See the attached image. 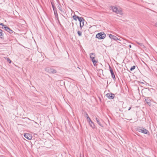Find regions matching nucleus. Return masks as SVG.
<instances>
[{"label": "nucleus", "mask_w": 157, "mask_h": 157, "mask_svg": "<svg viewBox=\"0 0 157 157\" xmlns=\"http://www.w3.org/2000/svg\"><path fill=\"white\" fill-rule=\"evenodd\" d=\"M106 37V34L104 32L98 33L96 35L95 37L99 40L103 39Z\"/></svg>", "instance_id": "nucleus-1"}, {"label": "nucleus", "mask_w": 157, "mask_h": 157, "mask_svg": "<svg viewBox=\"0 0 157 157\" xmlns=\"http://www.w3.org/2000/svg\"><path fill=\"white\" fill-rule=\"evenodd\" d=\"M45 70L46 72L50 73H55L57 72L56 70L49 67L45 68Z\"/></svg>", "instance_id": "nucleus-2"}, {"label": "nucleus", "mask_w": 157, "mask_h": 157, "mask_svg": "<svg viewBox=\"0 0 157 157\" xmlns=\"http://www.w3.org/2000/svg\"><path fill=\"white\" fill-rule=\"evenodd\" d=\"M137 131L142 132L144 134H148L149 133V131L145 128H139L137 129Z\"/></svg>", "instance_id": "nucleus-3"}, {"label": "nucleus", "mask_w": 157, "mask_h": 157, "mask_svg": "<svg viewBox=\"0 0 157 157\" xmlns=\"http://www.w3.org/2000/svg\"><path fill=\"white\" fill-rule=\"evenodd\" d=\"M5 29L8 32H9L10 34L14 35L15 34V32L7 26H5Z\"/></svg>", "instance_id": "nucleus-4"}, {"label": "nucleus", "mask_w": 157, "mask_h": 157, "mask_svg": "<svg viewBox=\"0 0 157 157\" xmlns=\"http://www.w3.org/2000/svg\"><path fill=\"white\" fill-rule=\"evenodd\" d=\"M81 20H79L78 21L80 22V27L81 29L84 25V19L82 17H81Z\"/></svg>", "instance_id": "nucleus-5"}, {"label": "nucleus", "mask_w": 157, "mask_h": 157, "mask_svg": "<svg viewBox=\"0 0 157 157\" xmlns=\"http://www.w3.org/2000/svg\"><path fill=\"white\" fill-rule=\"evenodd\" d=\"M24 136L28 140H31L32 138L31 134L29 133H25L24 135Z\"/></svg>", "instance_id": "nucleus-6"}, {"label": "nucleus", "mask_w": 157, "mask_h": 157, "mask_svg": "<svg viewBox=\"0 0 157 157\" xmlns=\"http://www.w3.org/2000/svg\"><path fill=\"white\" fill-rule=\"evenodd\" d=\"M107 97L109 99H113L114 97V95L111 93H108L106 94Z\"/></svg>", "instance_id": "nucleus-7"}, {"label": "nucleus", "mask_w": 157, "mask_h": 157, "mask_svg": "<svg viewBox=\"0 0 157 157\" xmlns=\"http://www.w3.org/2000/svg\"><path fill=\"white\" fill-rule=\"evenodd\" d=\"M73 19L75 20L76 21L77 20V19H78V20H81V17H79V16H77L75 15H74L73 16Z\"/></svg>", "instance_id": "nucleus-8"}, {"label": "nucleus", "mask_w": 157, "mask_h": 157, "mask_svg": "<svg viewBox=\"0 0 157 157\" xmlns=\"http://www.w3.org/2000/svg\"><path fill=\"white\" fill-rule=\"evenodd\" d=\"M145 101L146 102V103L149 106H151V100L150 99V98H147L145 99Z\"/></svg>", "instance_id": "nucleus-9"}, {"label": "nucleus", "mask_w": 157, "mask_h": 157, "mask_svg": "<svg viewBox=\"0 0 157 157\" xmlns=\"http://www.w3.org/2000/svg\"><path fill=\"white\" fill-rule=\"evenodd\" d=\"M110 7L113 10V11L115 13L118 9V8L114 6H110Z\"/></svg>", "instance_id": "nucleus-10"}, {"label": "nucleus", "mask_w": 157, "mask_h": 157, "mask_svg": "<svg viewBox=\"0 0 157 157\" xmlns=\"http://www.w3.org/2000/svg\"><path fill=\"white\" fill-rule=\"evenodd\" d=\"M54 11V14L55 15L56 18H57V20L59 22V17L58 16V14L56 10H55Z\"/></svg>", "instance_id": "nucleus-11"}, {"label": "nucleus", "mask_w": 157, "mask_h": 157, "mask_svg": "<svg viewBox=\"0 0 157 157\" xmlns=\"http://www.w3.org/2000/svg\"><path fill=\"white\" fill-rule=\"evenodd\" d=\"M4 34L3 33L2 30L0 29V38L2 39H3L4 38Z\"/></svg>", "instance_id": "nucleus-12"}, {"label": "nucleus", "mask_w": 157, "mask_h": 157, "mask_svg": "<svg viewBox=\"0 0 157 157\" xmlns=\"http://www.w3.org/2000/svg\"><path fill=\"white\" fill-rule=\"evenodd\" d=\"M90 59H95V54L94 53H92L90 54Z\"/></svg>", "instance_id": "nucleus-13"}, {"label": "nucleus", "mask_w": 157, "mask_h": 157, "mask_svg": "<svg viewBox=\"0 0 157 157\" xmlns=\"http://www.w3.org/2000/svg\"><path fill=\"white\" fill-rule=\"evenodd\" d=\"M110 71L111 72V75L112 76V77L113 79H115V75L114 74V73L113 71V70L112 69H110Z\"/></svg>", "instance_id": "nucleus-14"}, {"label": "nucleus", "mask_w": 157, "mask_h": 157, "mask_svg": "<svg viewBox=\"0 0 157 157\" xmlns=\"http://www.w3.org/2000/svg\"><path fill=\"white\" fill-rule=\"evenodd\" d=\"M95 119L97 122L99 124V125L101 127H103V126L102 125V124H101V122H100V120L97 117Z\"/></svg>", "instance_id": "nucleus-15"}, {"label": "nucleus", "mask_w": 157, "mask_h": 157, "mask_svg": "<svg viewBox=\"0 0 157 157\" xmlns=\"http://www.w3.org/2000/svg\"><path fill=\"white\" fill-rule=\"evenodd\" d=\"M93 63L94 66H96V63L98 62V60L92 59Z\"/></svg>", "instance_id": "nucleus-16"}, {"label": "nucleus", "mask_w": 157, "mask_h": 157, "mask_svg": "<svg viewBox=\"0 0 157 157\" xmlns=\"http://www.w3.org/2000/svg\"><path fill=\"white\" fill-rule=\"evenodd\" d=\"M115 13L117 14H121L122 13V11L120 9H118Z\"/></svg>", "instance_id": "nucleus-17"}, {"label": "nucleus", "mask_w": 157, "mask_h": 157, "mask_svg": "<svg viewBox=\"0 0 157 157\" xmlns=\"http://www.w3.org/2000/svg\"><path fill=\"white\" fill-rule=\"evenodd\" d=\"M51 3L53 10H56V8L55 6L54 3L53 2H51Z\"/></svg>", "instance_id": "nucleus-18"}, {"label": "nucleus", "mask_w": 157, "mask_h": 157, "mask_svg": "<svg viewBox=\"0 0 157 157\" xmlns=\"http://www.w3.org/2000/svg\"><path fill=\"white\" fill-rule=\"evenodd\" d=\"M113 37L112 38V39L113 40H118V38L116 36L113 35Z\"/></svg>", "instance_id": "nucleus-19"}, {"label": "nucleus", "mask_w": 157, "mask_h": 157, "mask_svg": "<svg viewBox=\"0 0 157 157\" xmlns=\"http://www.w3.org/2000/svg\"><path fill=\"white\" fill-rule=\"evenodd\" d=\"M136 43L138 44L142 48H144V45L142 43H139L137 42H136Z\"/></svg>", "instance_id": "nucleus-20"}, {"label": "nucleus", "mask_w": 157, "mask_h": 157, "mask_svg": "<svg viewBox=\"0 0 157 157\" xmlns=\"http://www.w3.org/2000/svg\"><path fill=\"white\" fill-rule=\"evenodd\" d=\"M89 124L91 127H92L93 128H94V125L92 121V123H91V122L90 123H89Z\"/></svg>", "instance_id": "nucleus-21"}, {"label": "nucleus", "mask_w": 157, "mask_h": 157, "mask_svg": "<svg viewBox=\"0 0 157 157\" xmlns=\"http://www.w3.org/2000/svg\"><path fill=\"white\" fill-rule=\"evenodd\" d=\"M77 33L79 36H82V33L81 32L78 31L77 32Z\"/></svg>", "instance_id": "nucleus-22"}, {"label": "nucleus", "mask_w": 157, "mask_h": 157, "mask_svg": "<svg viewBox=\"0 0 157 157\" xmlns=\"http://www.w3.org/2000/svg\"><path fill=\"white\" fill-rule=\"evenodd\" d=\"M135 68V66H133L131 68L130 70L132 71L134 70Z\"/></svg>", "instance_id": "nucleus-23"}, {"label": "nucleus", "mask_w": 157, "mask_h": 157, "mask_svg": "<svg viewBox=\"0 0 157 157\" xmlns=\"http://www.w3.org/2000/svg\"><path fill=\"white\" fill-rule=\"evenodd\" d=\"M87 119V121L89 122V123H92V121L91 120L90 118V117H89Z\"/></svg>", "instance_id": "nucleus-24"}, {"label": "nucleus", "mask_w": 157, "mask_h": 157, "mask_svg": "<svg viewBox=\"0 0 157 157\" xmlns=\"http://www.w3.org/2000/svg\"><path fill=\"white\" fill-rule=\"evenodd\" d=\"M85 117H86V118L87 119L89 117L88 116L87 113H86L85 114Z\"/></svg>", "instance_id": "nucleus-25"}, {"label": "nucleus", "mask_w": 157, "mask_h": 157, "mask_svg": "<svg viewBox=\"0 0 157 157\" xmlns=\"http://www.w3.org/2000/svg\"><path fill=\"white\" fill-rule=\"evenodd\" d=\"M113 35L110 34L109 35V37L111 38V39H112V38L113 37Z\"/></svg>", "instance_id": "nucleus-26"}, {"label": "nucleus", "mask_w": 157, "mask_h": 157, "mask_svg": "<svg viewBox=\"0 0 157 157\" xmlns=\"http://www.w3.org/2000/svg\"><path fill=\"white\" fill-rule=\"evenodd\" d=\"M58 8L59 9V10L61 11V12L62 11V9L59 6H58Z\"/></svg>", "instance_id": "nucleus-27"}, {"label": "nucleus", "mask_w": 157, "mask_h": 157, "mask_svg": "<svg viewBox=\"0 0 157 157\" xmlns=\"http://www.w3.org/2000/svg\"><path fill=\"white\" fill-rule=\"evenodd\" d=\"M7 62L9 63H11V60L10 59H7Z\"/></svg>", "instance_id": "nucleus-28"}, {"label": "nucleus", "mask_w": 157, "mask_h": 157, "mask_svg": "<svg viewBox=\"0 0 157 157\" xmlns=\"http://www.w3.org/2000/svg\"><path fill=\"white\" fill-rule=\"evenodd\" d=\"M40 54H41V56H43V58H44V56L45 57V56L44 55V53H43V54L44 55H42V53H41Z\"/></svg>", "instance_id": "nucleus-29"}, {"label": "nucleus", "mask_w": 157, "mask_h": 157, "mask_svg": "<svg viewBox=\"0 0 157 157\" xmlns=\"http://www.w3.org/2000/svg\"><path fill=\"white\" fill-rule=\"evenodd\" d=\"M155 26L157 27V22H156V23H155Z\"/></svg>", "instance_id": "nucleus-30"}, {"label": "nucleus", "mask_w": 157, "mask_h": 157, "mask_svg": "<svg viewBox=\"0 0 157 157\" xmlns=\"http://www.w3.org/2000/svg\"><path fill=\"white\" fill-rule=\"evenodd\" d=\"M129 47L130 48H131L132 47V46L130 44L129 45Z\"/></svg>", "instance_id": "nucleus-31"}, {"label": "nucleus", "mask_w": 157, "mask_h": 157, "mask_svg": "<svg viewBox=\"0 0 157 157\" xmlns=\"http://www.w3.org/2000/svg\"><path fill=\"white\" fill-rule=\"evenodd\" d=\"M5 59H9V58H5Z\"/></svg>", "instance_id": "nucleus-32"}, {"label": "nucleus", "mask_w": 157, "mask_h": 157, "mask_svg": "<svg viewBox=\"0 0 157 157\" xmlns=\"http://www.w3.org/2000/svg\"><path fill=\"white\" fill-rule=\"evenodd\" d=\"M131 109V107H130L129 108V109H128V110H129L130 109Z\"/></svg>", "instance_id": "nucleus-33"}, {"label": "nucleus", "mask_w": 157, "mask_h": 157, "mask_svg": "<svg viewBox=\"0 0 157 157\" xmlns=\"http://www.w3.org/2000/svg\"><path fill=\"white\" fill-rule=\"evenodd\" d=\"M118 40H120V41H121V40L120 39H118Z\"/></svg>", "instance_id": "nucleus-34"}, {"label": "nucleus", "mask_w": 157, "mask_h": 157, "mask_svg": "<svg viewBox=\"0 0 157 157\" xmlns=\"http://www.w3.org/2000/svg\"><path fill=\"white\" fill-rule=\"evenodd\" d=\"M72 25H74V24L73 23H72Z\"/></svg>", "instance_id": "nucleus-35"}, {"label": "nucleus", "mask_w": 157, "mask_h": 157, "mask_svg": "<svg viewBox=\"0 0 157 157\" xmlns=\"http://www.w3.org/2000/svg\"><path fill=\"white\" fill-rule=\"evenodd\" d=\"M119 43H120V44H121L120 43V42H119Z\"/></svg>", "instance_id": "nucleus-36"}]
</instances>
